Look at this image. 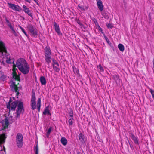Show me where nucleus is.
<instances>
[{
  "label": "nucleus",
  "instance_id": "1",
  "mask_svg": "<svg viewBox=\"0 0 154 154\" xmlns=\"http://www.w3.org/2000/svg\"><path fill=\"white\" fill-rule=\"evenodd\" d=\"M17 67L19 70L23 74H28L30 70V67L26 61L24 59H18L16 62V65L14 64L13 66V79L15 80H19L20 78L15 71V68Z\"/></svg>",
  "mask_w": 154,
  "mask_h": 154
},
{
  "label": "nucleus",
  "instance_id": "2",
  "mask_svg": "<svg viewBox=\"0 0 154 154\" xmlns=\"http://www.w3.org/2000/svg\"><path fill=\"white\" fill-rule=\"evenodd\" d=\"M17 105V111L16 114L17 115V117H19L20 115L23 110V103L22 102L14 101L12 102L10 104V103H8L7 105V108L10 109L14 111Z\"/></svg>",
  "mask_w": 154,
  "mask_h": 154
},
{
  "label": "nucleus",
  "instance_id": "3",
  "mask_svg": "<svg viewBox=\"0 0 154 154\" xmlns=\"http://www.w3.org/2000/svg\"><path fill=\"white\" fill-rule=\"evenodd\" d=\"M45 60L47 64H49L51 61V50L50 48L47 47H45Z\"/></svg>",
  "mask_w": 154,
  "mask_h": 154
},
{
  "label": "nucleus",
  "instance_id": "4",
  "mask_svg": "<svg viewBox=\"0 0 154 154\" xmlns=\"http://www.w3.org/2000/svg\"><path fill=\"white\" fill-rule=\"evenodd\" d=\"M16 141L17 146L19 148L22 147L23 144V137L22 135L18 133L16 137Z\"/></svg>",
  "mask_w": 154,
  "mask_h": 154
},
{
  "label": "nucleus",
  "instance_id": "5",
  "mask_svg": "<svg viewBox=\"0 0 154 154\" xmlns=\"http://www.w3.org/2000/svg\"><path fill=\"white\" fill-rule=\"evenodd\" d=\"M7 4L9 8L14 10L20 12L22 10L21 8L18 5L9 2H8Z\"/></svg>",
  "mask_w": 154,
  "mask_h": 154
},
{
  "label": "nucleus",
  "instance_id": "6",
  "mask_svg": "<svg viewBox=\"0 0 154 154\" xmlns=\"http://www.w3.org/2000/svg\"><path fill=\"white\" fill-rule=\"evenodd\" d=\"M30 105L31 109L32 110H34L36 108V98L34 93L33 94L32 96Z\"/></svg>",
  "mask_w": 154,
  "mask_h": 154
},
{
  "label": "nucleus",
  "instance_id": "7",
  "mask_svg": "<svg viewBox=\"0 0 154 154\" xmlns=\"http://www.w3.org/2000/svg\"><path fill=\"white\" fill-rule=\"evenodd\" d=\"M30 32V35L32 37H36L37 36V32L36 29H34L32 26H30L29 28Z\"/></svg>",
  "mask_w": 154,
  "mask_h": 154
},
{
  "label": "nucleus",
  "instance_id": "8",
  "mask_svg": "<svg viewBox=\"0 0 154 154\" xmlns=\"http://www.w3.org/2000/svg\"><path fill=\"white\" fill-rule=\"evenodd\" d=\"M97 4L98 8L101 11H102L103 9V6L102 2L101 0H98L97 1Z\"/></svg>",
  "mask_w": 154,
  "mask_h": 154
},
{
  "label": "nucleus",
  "instance_id": "9",
  "mask_svg": "<svg viewBox=\"0 0 154 154\" xmlns=\"http://www.w3.org/2000/svg\"><path fill=\"white\" fill-rule=\"evenodd\" d=\"M6 138V137L5 134H3L0 135V144L5 142V140Z\"/></svg>",
  "mask_w": 154,
  "mask_h": 154
},
{
  "label": "nucleus",
  "instance_id": "10",
  "mask_svg": "<svg viewBox=\"0 0 154 154\" xmlns=\"http://www.w3.org/2000/svg\"><path fill=\"white\" fill-rule=\"evenodd\" d=\"M23 11L25 13L27 14L30 16H32V14L30 12V11L28 8L25 5L23 6Z\"/></svg>",
  "mask_w": 154,
  "mask_h": 154
},
{
  "label": "nucleus",
  "instance_id": "11",
  "mask_svg": "<svg viewBox=\"0 0 154 154\" xmlns=\"http://www.w3.org/2000/svg\"><path fill=\"white\" fill-rule=\"evenodd\" d=\"M10 86L12 87V89L15 92L17 91V85L15 84V83L13 80H11L10 82Z\"/></svg>",
  "mask_w": 154,
  "mask_h": 154
},
{
  "label": "nucleus",
  "instance_id": "12",
  "mask_svg": "<svg viewBox=\"0 0 154 154\" xmlns=\"http://www.w3.org/2000/svg\"><path fill=\"white\" fill-rule=\"evenodd\" d=\"M53 23L54 26L55 31L57 33L58 35H60V31L59 25L55 22H54Z\"/></svg>",
  "mask_w": 154,
  "mask_h": 154
},
{
  "label": "nucleus",
  "instance_id": "13",
  "mask_svg": "<svg viewBox=\"0 0 154 154\" xmlns=\"http://www.w3.org/2000/svg\"><path fill=\"white\" fill-rule=\"evenodd\" d=\"M79 140L82 143H85V140L84 137V136L83 135V134L82 133H80L79 134Z\"/></svg>",
  "mask_w": 154,
  "mask_h": 154
},
{
  "label": "nucleus",
  "instance_id": "14",
  "mask_svg": "<svg viewBox=\"0 0 154 154\" xmlns=\"http://www.w3.org/2000/svg\"><path fill=\"white\" fill-rule=\"evenodd\" d=\"M69 125H72L73 122V115L72 114H71L70 115V116L69 117Z\"/></svg>",
  "mask_w": 154,
  "mask_h": 154
},
{
  "label": "nucleus",
  "instance_id": "15",
  "mask_svg": "<svg viewBox=\"0 0 154 154\" xmlns=\"http://www.w3.org/2000/svg\"><path fill=\"white\" fill-rule=\"evenodd\" d=\"M60 141L62 144L64 146L66 145L67 144V140L65 137H62Z\"/></svg>",
  "mask_w": 154,
  "mask_h": 154
},
{
  "label": "nucleus",
  "instance_id": "16",
  "mask_svg": "<svg viewBox=\"0 0 154 154\" xmlns=\"http://www.w3.org/2000/svg\"><path fill=\"white\" fill-rule=\"evenodd\" d=\"M40 81L42 85H45L46 84V81L45 78L44 77H41L40 78Z\"/></svg>",
  "mask_w": 154,
  "mask_h": 154
},
{
  "label": "nucleus",
  "instance_id": "17",
  "mask_svg": "<svg viewBox=\"0 0 154 154\" xmlns=\"http://www.w3.org/2000/svg\"><path fill=\"white\" fill-rule=\"evenodd\" d=\"M41 99L40 98H39L37 101V108L38 112L40 111L41 107Z\"/></svg>",
  "mask_w": 154,
  "mask_h": 154
},
{
  "label": "nucleus",
  "instance_id": "18",
  "mask_svg": "<svg viewBox=\"0 0 154 154\" xmlns=\"http://www.w3.org/2000/svg\"><path fill=\"white\" fill-rule=\"evenodd\" d=\"M118 47L120 51L123 52L124 51L125 48L122 44H119L118 45Z\"/></svg>",
  "mask_w": 154,
  "mask_h": 154
},
{
  "label": "nucleus",
  "instance_id": "19",
  "mask_svg": "<svg viewBox=\"0 0 154 154\" xmlns=\"http://www.w3.org/2000/svg\"><path fill=\"white\" fill-rule=\"evenodd\" d=\"M43 113L44 115L50 114V111L49 110V107H46L45 109L43 112Z\"/></svg>",
  "mask_w": 154,
  "mask_h": 154
},
{
  "label": "nucleus",
  "instance_id": "20",
  "mask_svg": "<svg viewBox=\"0 0 154 154\" xmlns=\"http://www.w3.org/2000/svg\"><path fill=\"white\" fill-rule=\"evenodd\" d=\"M73 70V72L75 74L79 76L80 75V74L79 73V69L76 68L75 67H72Z\"/></svg>",
  "mask_w": 154,
  "mask_h": 154
},
{
  "label": "nucleus",
  "instance_id": "21",
  "mask_svg": "<svg viewBox=\"0 0 154 154\" xmlns=\"http://www.w3.org/2000/svg\"><path fill=\"white\" fill-rule=\"evenodd\" d=\"M3 124L5 127H7L8 126L9 122L7 118L5 119L3 123Z\"/></svg>",
  "mask_w": 154,
  "mask_h": 154
},
{
  "label": "nucleus",
  "instance_id": "22",
  "mask_svg": "<svg viewBox=\"0 0 154 154\" xmlns=\"http://www.w3.org/2000/svg\"><path fill=\"white\" fill-rule=\"evenodd\" d=\"M101 14L104 18L106 19H107L109 18L108 15L105 11H102L101 12Z\"/></svg>",
  "mask_w": 154,
  "mask_h": 154
},
{
  "label": "nucleus",
  "instance_id": "23",
  "mask_svg": "<svg viewBox=\"0 0 154 154\" xmlns=\"http://www.w3.org/2000/svg\"><path fill=\"white\" fill-rule=\"evenodd\" d=\"M52 130V128L51 127H50L48 129V130L47 132L46 136L48 137L50 134V133L51 132Z\"/></svg>",
  "mask_w": 154,
  "mask_h": 154
},
{
  "label": "nucleus",
  "instance_id": "24",
  "mask_svg": "<svg viewBox=\"0 0 154 154\" xmlns=\"http://www.w3.org/2000/svg\"><path fill=\"white\" fill-rule=\"evenodd\" d=\"M97 67L100 69L101 72H103L104 71V69L101 64H99L97 66Z\"/></svg>",
  "mask_w": 154,
  "mask_h": 154
},
{
  "label": "nucleus",
  "instance_id": "25",
  "mask_svg": "<svg viewBox=\"0 0 154 154\" xmlns=\"http://www.w3.org/2000/svg\"><path fill=\"white\" fill-rule=\"evenodd\" d=\"M53 69L54 70L57 72H58L60 71L59 68L57 66L53 65Z\"/></svg>",
  "mask_w": 154,
  "mask_h": 154
},
{
  "label": "nucleus",
  "instance_id": "26",
  "mask_svg": "<svg viewBox=\"0 0 154 154\" xmlns=\"http://www.w3.org/2000/svg\"><path fill=\"white\" fill-rule=\"evenodd\" d=\"M53 65H54H54H56L58 67L59 66V64L58 63L57 61H56L54 59L53 60Z\"/></svg>",
  "mask_w": 154,
  "mask_h": 154
},
{
  "label": "nucleus",
  "instance_id": "27",
  "mask_svg": "<svg viewBox=\"0 0 154 154\" xmlns=\"http://www.w3.org/2000/svg\"><path fill=\"white\" fill-rule=\"evenodd\" d=\"M150 91L152 98L154 99V90H152V89H150Z\"/></svg>",
  "mask_w": 154,
  "mask_h": 154
},
{
  "label": "nucleus",
  "instance_id": "28",
  "mask_svg": "<svg viewBox=\"0 0 154 154\" xmlns=\"http://www.w3.org/2000/svg\"><path fill=\"white\" fill-rule=\"evenodd\" d=\"M106 25L108 28H112L113 27L112 25L110 23H107Z\"/></svg>",
  "mask_w": 154,
  "mask_h": 154
},
{
  "label": "nucleus",
  "instance_id": "29",
  "mask_svg": "<svg viewBox=\"0 0 154 154\" xmlns=\"http://www.w3.org/2000/svg\"><path fill=\"white\" fill-rule=\"evenodd\" d=\"M98 29L99 30V31H100L102 33L103 35H105L103 31V30L100 27V26H98Z\"/></svg>",
  "mask_w": 154,
  "mask_h": 154
},
{
  "label": "nucleus",
  "instance_id": "30",
  "mask_svg": "<svg viewBox=\"0 0 154 154\" xmlns=\"http://www.w3.org/2000/svg\"><path fill=\"white\" fill-rule=\"evenodd\" d=\"M134 143L135 144H138V140L137 137H136L135 139L133 140Z\"/></svg>",
  "mask_w": 154,
  "mask_h": 154
},
{
  "label": "nucleus",
  "instance_id": "31",
  "mask_svg": "<svg viewBox=\"0 0 154 154\" xmlns=\"http://www.w3.org/2000/svg\"><path fill=\"white\" fill-rule=\"evenodd\" d=\"M11 29V30H12V31H13V32L14 33H15V29H14V27L13 26H10L9 27Z\"/></svg>",
  "mask_w": 154,
  "mask_h": 154
},
{
  "label": "nucleus",
  "instance_id": "32",
  "mask_svg": "<svg viewBox=\"0 0 154 154\" xmlns=\"http://www.w3.org/2000/svg\"><path fill=\"white\" fill-rule=\"evenodd\" d=\"M136 137H137L133 134H131V138L133 140L135 139Z\"/></svg>",
  "mask_w": 154,
  "mask_h": 154
},
{
  "label": "nucleus",
  "instance_id": "33",
  "mask_svg": "<svg viewBox=\"0 0 154 154\" xmlns=\"http://www.w3.org/2000/svg\"><path fill=\"white\" fill-rule=\"evenodd\" d=\"M19 27L22 31L23 32V33L24 32H25L24 29L21 26L19 25Z\"/></svg>",
  "mask_w": 154,
  "mask_h": 154
},
{
  "label": "nucleus",
  "instance_id": "34",
  "mask_svg": "<svg viewBox=\"0 0 154 154\" xmlns=\"http://www.w3.org/2000/svg\"><path fill=\"white\" fill-rule=\"evenodd\" d=\"M78 7L80 9L82 10H85V9H84V8H83L81 6L78 5Z\"/></svg>",
  "mask_w": 154,
  "mask_h": 154
},
{
  "label": "nucleus",
  "instance_id": "35",
  "mask_svg": "<svg viewBox=\"0 0 154 154\" xmlns=\"http://www.w3.org/2000/svg\"><path fill=\"white\" fill-rule=\"evenodd\" d=\"M35 154H38V148L37 146H36L35 147Z\"/></svg>",
  "mask_w": 154,
  "mask_h": 154
},
{
  "label": "nucleus",
  "instance_id": "36",
  "mask_svg": "<svg viewBox=\"0 0 154 154\" xmlns=\"http://www.w3.org/2000/svg\"><path fill=\"white\" fill-rule=\"evenodd\" d=\"M8 25V26L9 27L10 26H11V23H10V22H8L7 23Z\"/></svg>",
  "mask_w": 154,
  "mask_h": 154
},
{
  "label": "nucleus",
  "instance_id": "37",
  "mask_svg": "<svg viewBox=\"0 0 154 154\" xmlns=\"http://www.w3.org/2000/svg\"><path fill=\"white\" fill-rule=\"evenodd\" d=\"M8 25V26L9 27L10 26H11V23H10V22H8L7 23Z\"/></svg>",
  "mask_w": 154,
  "mask_h": 154
},
{
  "label": "nucleus",
  "instance_id": "38",
  "mask_svg": "<svg viewBox=\"0 0 154 154\" xmlns=\"http://www.w3.org/2000/svg\"><path fill=\"white\" fill-rule=\"evenodd\" d=\"M26 1L29 2V3H31V0H25Z\"/></svg>",
  "mask_w": 154,
  "mask_h": 154
},
{
  "label": "nucleus",
  "instance_id": "39",
  "mask_svg": "<svg viewBox=\"0 0 154 154\" xmlns=\"http://www.w3.org/2000/svg\"><path fill=\"white\" fill-rule=\"evenodd\" d=\"M38 5V0H33Z\"/></svg>",
  "mask_w": 154,
  "mask_h": 154
},
{
  "label": "nucleus",
  "instance_id": "40",
  "mask_svg": "<svg viewBox=\"0 0 154 154\" xmlns=\"http://www.w3.org/2000/svg\"><path fill=\"white\" fill-rule=\"evenodd\" d=\"M24 34L26 35V36L27 37H28V35L26 33V32H24Z\"/></svg>",
  "mask_w": 154,
  "mask_h": 154
},
{
  "label": "nucleus",
  "instance_id": "41",
  "mask_svg": "<svg viewBox=\"0 0 154 154\" xmlns=\"http://www.w3.org/2000/svg\"><path fill=\"white\" fill-rule=\"evenodd\" d=\"M104 35V37H105V38H106V40H107V38L105 36V35Z\"/></svg>",
  "mask_w": 154,
  "mask_h": 154
},
{
  "label": "nucleus",
  "instance_id": "42",
  "mask_svg": "<svg viewBox=\"0 0 154 154\" xmlns=\"http://www.w3.org/2000/svg\"><path fill=\"white\" fill-rule=\"evenodd\" d=\"M6 22L7 23L9 22V21L7 20H6Z\"/></svg>",
  "mask_w": 154,
  "mask_h": 154
},
{
  "label": "nucleus",
  "instance_id": "43",
  "mask_svg": "<svg viewBox=\"0 0 154 154\" xmlns=\"http://www.w3.org/2000/svg\"><path fill=\"white\" fill-rule=\"evenodd\" d=\"M2 149L1 150H0V152H2Z\"/></svg>",
  "mask_w": 154,
  "mask_h": 154
},
{
  "label": "nucleus",
  "instance_id": "44",
  "mask_svg": "<svg viewBox=\"0 0 154 154\" xmlns=\"http://www.w3.org/2000/svg\"><path fill=\"white\" fill-rule=\"evenodd\" d=\"M4 150L5 151V147H4Z\"/></svg>",
  "mask_w": 154,
  "mask_h": 154
}]
</instances>
